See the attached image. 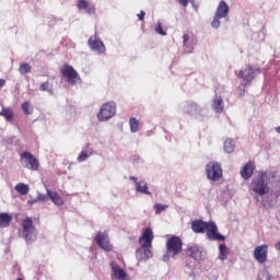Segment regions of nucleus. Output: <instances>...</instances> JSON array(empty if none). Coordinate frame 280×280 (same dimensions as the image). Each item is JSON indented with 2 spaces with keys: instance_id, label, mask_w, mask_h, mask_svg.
<instances>
[{
  "instance_id": "9b49d317",
  "label": "nucleus",
  "mask_w": 280,
  "mask_h": 280,
  "mask_svg": "<svg viewBox=\"0 0 280 280\" xmlns=\"http://www.w3.org/2000/svg\"><path fill=\"white\" fill-rule=\"evenodd\" d=\"M88 45L92 51H97V54H106V45H104V42H102L97 33L90 36Z\"/></svg>"
},
{
  "instance_id": "0eeeda50",
  "label": "nucleus",
  "mask_w": 280,
  "mask_h": 280,
  "mask_svg": "<svg viewBox=\"0 0 280 280\" xmlns=\"http://www.w3.org/2000/svg\"><path fill=\"white\" fill-rule=\"evenodd\" d=\"M261 70L259 68H253V66H247L242 69L238 73V78H241L244 84H250L252 81L255 80L256 75H259Z\"/></svg>"
},
{
  "instance_id": "37998d69",
  "label": "nucleus",
  "mask_w": 280,
  "mask_h": 280,
  "mask_svg": "<svg viewBox=\"0 0 280 280\" xmlns=\"http://www.w3.org/2000/svg\"><path fill=\"white\" fill-rule=\"evenodd\" d=\"M130 178V180H133L135 183H136V185H137V183H139L138 180H137V177H135V176H131V177H129Z\"/></svg>"
},
{
  "instance_id": "9d476101",
  "label": "nucleus",
  "mask_w": 280,
  "mask_h": 280,
  "mask_svg": "<svg viewBox=\"0 0 280 280\" xmlns=\"http://www.w3.org/2000/svg\"><path fill=\"white\" fill-rule=\"evenodd\" d=\"M95 242L102 250H105V253H110L113 250V244H110V238L108 236V232H98L95 236Z\"/></svg>"
},
{
  "instance_id": "f8f14e48",
  "label": "nucleus",
  "mask_w": 280,
  "mask_h": 280,
  "mask_svg": "<svg viewBox=\"0 0 280 280\" xmlns=\"http://www.w3.org/2000/svg\"><path fill=\"white\" fill-rule=\"evenodd\" d=\"M206 235L211 242H215V241L224 242V240H226L224 235L218 233V225L215 224V222H212V221L208 222Z\"/></svg>"
},
{
  "instance_id": "f03ea898",
  "label": "nucleus",
  "mask_w": 280,
  "mask_h": 280,
  "mask_svg": "<svg viewBox=\"0 0 280 280\" xmlns=\"http://www.w3.org/2000/svg\"><path fill=\"white\" fill-rule=\"evenodd\" d=\"M20 163L26 170H31V172H38L40 168V162L28 151H24L20 154Z\"/></svg>"
},
{
  "instance_id": "a211bd4d",
  "label": "nucleus",
  "mask_w": 280,
  "mask_h": 280,
  "mask_svg": "<svg viewBox=\"0 0 280 280\" xmlns=\"http://www.w3.org/2000/svg\"><path fill=\"white\" fill-rule=\"evenodd\" d=\"M77 7L79 10H85L86 14H95V4L86 0H79Z\"/></svg>"
},
{
  "instance_id": "dca6fc26",
  "label": "nucleus",
  "mask_w": 280,
  "mask_h": 280,
  "mask_svg": "<svg viewBox=\"0 0 280 280\" xmlns=\"http://www.w3.org/2000/svg\"><path fill=\"white\" fill-rule=\"evenodd\" d=\"M253 174H255V163L252 161L247 162L243 168L241 170V176L245 180H248V178L253 177Z\"/></svg>"
},
{
  "instance_id": "20e7f679",
  "label": "nucleus",
  "mask_w": 280,
  "mask_h": 280,
  "mask_svg": "<svg viewBox=\"0 0 280 280\" xmlns=\"http://www.w3.org/2000/svg\"><path fill=\"white\" fill-rule=\"evenodd\" d=\"M183 253V240L178 236H171L166 241V254L168 257H176Z\"/></svg>"
},
{
  "instance_id": "7ed1b4c3",
  "label": "nucleus",
  "mask_w": 280,
  "mask_h": 280,
  "mask_svg": "<svg viewBox=\"0 0 280 280\" xmlns=\"http://www.w3.org/2000/svg\"><path fill=\"white\" fill-rule=\"evenodd\" d=\"M23 237L26 242H36L38 230L34 226L32 218L26 217L22 220Z\"/></svg>"
},
{
  "instance_id": "a878e982",
  "label": "nucleus",
  "mask_w": 280,
  "mask_h": 280,
  "mask_svg": "<svg viewBox=\"0 0 280 280\" xmlns=\"http://www.w3.org/2000/svg\"><path fill=\"white\" fill-rule=\"evenodd\" d=\"M199 107H198V103L196 102H189L186 105V113H188V115H194V113H198Z\"/></svg>"
},
{
  "instance_id": "7c9ffc66",
  "label": "nucleus",
  "mask_w": 280,
  "mask_h": 280,
  "mask_svg": "<svg viewBox=\"0 0 280 280\" xmlns=\"http://www.w3.org/2000/svg\"><path fill=\"white\" fill-rule=\"evenodd\" d=\"M21 108L26 115H32V113H34V107H32L30 102L22 103Z\"/></svg>"
},
{
  "instance_id": "f3484780",
  "label": "nucleus",
  "mask_w": 280,
  "mask_h": 280,
  "mask_svg": "<svg viewBox=\"0 0 280 280\" xmlns=\"http://www.w3.org/2000/svg\"><path fill=\"white\" fill-rule=\"evenodd\" d=\"M191 229L194 233H207V229H209V222H205L202 220L192 221Z\"/></svg>"
},
{
  "instance_id": "473e14b6",
  "label": "nucleus",
  "mask_w": 280,
  "mask_h": 280,
  "mask_svg": "<svg viewBox=\"0 0 280 280\" xmlns=\"http://www.w3.org/2000/svg\"><path fill=\"white\" fill-rule=\"evenodd\" d=\"M129 125H130L131 132L139 131V120H137V118H130Z\"/></svg>"
},
{
  "instance_id": "4be33fe9",
  "label": "nucleus",
  "mask_w": 280,
  "mask_h": 280,
  "mask_svg": "<svg viewBox=\"0 0 280 280\" xmlns=\"http://www.w3.org/2000/svg\"><path fill=\"white\" fill-rule=\"evenodd\" d=\"M0 117H4L7 121H12V119H14V112L10 107H2V110L0 112Z\"/></svg>"
},
{
  "instance_id": "72a5a7b5",
  "label": "nucleus",
  "mask_w": 280,
  "mask_h": 280,
  "mask_svg": "<svg viewBox=\"0 0 280 280\" xmlns=\"http://www.w3.org/2000/svg\"><path fill=\"white\" fill-rule=\"evenodd\" d=\"M167 205H163V203H156L154 206V210H155V213L159 214V213H163V211H165L167 209Z\"/></svg>"
},
{
  "instance_id": "f704fd0d",
  "label": "nucleus",
  "mask_w": 280,
  "mask_h": 280,
  "mask_svg": "<svg viewBox=\"0 0 280 280\" xmlns=\"http://www.w3.org/2000/svg\"><path fill=\"white\" fill-rule=\"evenodd\" d=\"M155 32L161 36H167V33L163 31V26L161 25V22H158V25L155 26Z\"/></svg>"
},
{
  "instance_id": "423d86ee",
  "label": "nucleus",
  "mask_w": 280,
  "mask_h": 280,
  "mask_svg": "<svg viewBox=\"0 0 280 280\" xmlns=\"http://www.w3.org/2000/svg\"><path fill=\"white\" fill-rule=\"evenodd\" d=\"M117 110V105L115 102H107L105 103L100 113L97 114L100 121H108V119L115 117V113Z\"/></svg>"
},
{
  "instance_id": "6ab92c4d",
  "label": "nucleus",
  "mask_w": 280,
  "mask_h": 280,
  "mask_svg": "<svg viewBox=\"0 0 280 280\" xmlns=\"http://www.w3.org/2000/svg\"><path fill=\"white\" fill-rule=\"evenodd\" d=\"M212 109L214 113H223L224 112V100L220 95H215L212 101Z\"/></svg>"
},
{
  "instance_id": "c756f323",
  "label": "nucleus",
  "mask_w": 280,
  "mask_h": 280,
  "mask_svg": "<svg viewBox=\"0 0 280 280\" xmlns=\"http://www.w3.org/2000/svg\"><path fill=\"white\" fill-rule=\"evenodd\" d=\"M152 247H141L136 252L137 255H141V253H144L145 259L152 258V250H150Z\"/></svg>"
},
{
  "instance_id": "1a4fd4ad",
  "label": "nucleus",
  "mask_w": 280,
  "mask_h": 280,
  "mask_svg": "<svg viewBox=\"0 0 280 280\" xmlns=\"http://www.w3.org/2000/svg\"><path fill=\"white\" fill-rule=\"evenodd\" d=\"M60 73L62 78H66L68 84H75L78 80H80V74H78V71H75L72 66L67 63L62 66Z\"/></svg>"
},
{
  "instance_id": "2eb2a0df",
  "label": "nucleus",
  "mask_w": 280,
  "mask_h": 280,
  "mask_svg": "<svg viewBox=\"0 0 280 280\" xmlns=\"http://www.w3.org/2000/svg\"><path fill=\"white\" fill-rule=\"evenodd\" d=\"M186 255L187 257L195 259V261H199V259L202 258V248L198 245L188 246L186 248Z\"/></svg>"
},
{
  "instance_id": "e433bc0d",
  "label": "nucleus",
  "mask_w": 280,
  "mask_h": 280,
  "mask_svg": "<svg viewBox=\"0 0 280 280\" xmlns=\"http://www.w3.org/2000/svg\"><path fill=\"white\" fill-rule=\"evenodd\" d=\"M178 3H180V5H183L184 8H187V5H189V0H177Z\"/></svg>"
},
{
  "instance_id": "4468645a",
  "label": "nucleus",
  "mask_w": 280,
  "mask_h": 280,
  "mask_svg": "<svg viewBox=\"0 0 280 280\" xmlns=\"http://www.w3.org/2000/svg\"><path fill=\"white\" fill-rule=\"evenodd\" d=\"M254 259H256L258 264H266V261H268L267 244L259 245L254 249Z\"/></svg>"
},
{
  "instance_id": "bb28decb",
  "label": "nucleus",
  "mask_w": 280,
  "mask_h": 280,
  "mask_svg": "<svg viewBox=\"0 0 280 280\" xmlns=\"http://www.w3.org/2000/svg\"><path fill=\"white\" fill-rule=\"evenodd\" d=\"M219 250H220L219 259L221 261H224V259H226V257H229V247H226V245L222 244L219 246Z\"/></svg>"
},
{
  "instance_id": "79ce46f5",
  "label": "nucleus",
  "mask_w": 280,
  "mask_h": 280,
  "mask_svg": "<svg viewBox=\"0 0 280 280\" xmlns=\"http://www.w3.org/2000/svg\"><path fill=\"white\" fill-rule=\"evenodd\" d=\"M275 248H276L277 250H280V242H278V243L275 244Z\"/></svg>"
},
{
  "instance_id": "a19ab883",
  "label": "nucleus",
  "mask_w": 280,
  "mask_h": 280,
  "mask_svg": "<svg viewBox=\"0 0 280 280\" xmlns=\"http://www.w3.org/2000/svg\"><path fill=\"white\" fill-rule=\"evenodd\" d=\"M38 200H42V202H45V200H47V197H46L45 195L39 196V197H38Z\"/></svg>"
},
{
  "instance_id": "f257e3e1",
  "label": "nucleus",
  "mask_w": 280,
  "mask_h": 280,
  "mask_svg": "<svg viewBox=\"0 0 280 280\" xmlns=\"http://www.w3.org/2000/svg\"><path fill=\"white\" fill-rule=\"evenodd\" d=\"M252 191H255L257 196H266L270 192V186L268 185V174L260 172L250 183Z\"/></svg>"
},
{
  "instance_id": "412c9836",
  "label": "nucleus",
  "mask_w": 280,
  "mask_h": 280,
  "mask_svg": "<svg viewBox=\"0 0 280 280\" xmlns=\"http://www.w3.org/2000/svg\"><path fill=\"white\" fill-rule=\"evenodd\" d=\"M10 222H12V214L7 212L0 213V226L2 229H7V226H10Z\"/></svg>"
},
{
  "instance_id": "c9c22d12",
  "label": "nucleus",
  "mask_w": 280,
  "mask_h": 280,
  "mask_svg": "<svg viewBox=\"0 0 280 280\" xmlns=\"http://www.w3.org/2000/svg\"><path fill=\"white\" fill-rule=\"evenodd\" d=\"M86 159H89V153L82 151L79 156H78V162L79 163H84V161H86Z\"/></svg>"
},
{
  "instance_id": "2f4dec72",
  "label": "nucleus",
  "mask_w": 280,
  "mask_h": 280,
  "mask_svg": "<svg viewBox=\"0 0 280 280\" xmlns=\"http://www.w3.org/2000/svg\"><path fill=\"white\" fill-rule=\"evenodd\" d=\"M32 71V66L30 63H21L19 68V72L22 75H25V73H30Z\"/></svg>"
},
{
  "instance_id": "b1692460",
  "label": "nucleus",
  "mask_w": 280,
  "mask_h": 280,
  "mask_svg": "<svg viewBox=\"0 0 280 280\" xmlns=\"http://www.w3.org/2000/svg\"><path fill=\"white\" fill-rule=\"evenodd\" d=\"M39 91L47 92L50 95H54V84H51L49 81L43 82L39 85Z\"/></svg>"
},
{
  "instance_id": "ddd939ff",
  "label": "nucleus",
  "mask_w": 280,
  "mask_h": 280,
  "mask_svg": "<svg viewBox=\"0 0 280 280\" xmlns=\"http://www.w3.org/2000/svg\"><path fill=\"white\" fill-rule=\"evenodd\" d=\"M152 242H154V232L151 228H147L142 231L141 236L139 237V244L141 248H152Z\"/></svg>"
},
{
  "instance_id": "39448f33",
  "label": "nucleus",
  "mask_w": 280,
  "mask_h": 280,
  "mask_svg": "<svg viewBox=\"0 0 280 280\" xmlns=\"http://www.w3.org/2000/svg\"><path fill=\"white\" fill-rule=\"evenodd\" d=\"M229 4H226V1L221 0L217 8L213 21L211 22V25L212 27H214V30H218V27H220V19H226L229 16Z\"/></svg>"
},
{
  "instance_id": "5701e85b",
  "label": "nucleus",
  "mask_w": 280,
  "mask_h": 280,
  "mask_svg": "<svg viewBox=\"0 0 280 280\" xmlns=\"http://www.w3.org/2000/svg\"><path fill=\"white\" fill-rule=\"evenodd\" d=\"M15 191H18V194H21V196H27V194H30V186L23 183H19L15 186Z\"/></svg>"
},
{
  "instance_id": "6e6552de",
  "label": "nucleus",
  "mask_w": 280,
  "mask_h": 280,
  "mask_svg": "<svg viewBox=\"0 0 280 280\" xmlns=\"http://www.w3.org/2000/svg\"><path fill=\"white\" fill-rule=\"evenodd\" d=\"M206 174L210 180H220L222 178V165L218 162H210L206 166Z\"/></svg>"
},
{
  "instance_id": "ea45409f",
  "label": "nucleus",
  "mask_w": 280,
  "mask_h": 280,
  "mask_svg": "<svg viewBox=\"0 0 280 280\" xmlns=\"http://www.w3.org/2000/svg\"><path fill=\"white\" fill-rule=\"evenodd\" d=\"M5 86V80L4 79H0V89Z\"/></svg>"
},
{
  "instance_id": "393cba45",
  "label": "nucleus",
  "mask_w": 280,
  "mask_h": 280,
  "mask_svg": "<svg viewBox=\"0 0 280 280\" xmlns=\"http://www.w3.org/2000/svg\"><path fill=\"white\" fill-rule=\"evenodd\" d=\"M112 270H113L114 277H116V279H121V280L126 279V271H124V269L119 268V266L113 267Z\"/></svg>"
},
{
  "instance_id": "c85d7f7f",
  "label": "nucleus",
  "mask_w": 280,
  "mask_h": 280,
  "mask_svg": "<svg viewBox=\"0 0 280 280\" xmlns=\"http://www.w3.org/2000/svg\"><path fill=\"white\" fill-rule=\"evenodd\" d=\"M137 191H139L140 194L150 195V191L148 190V184L145 182L137 183Z\"/></svg>"
},
{
  "instance_id": "58836bf2",
  "label": "nucleus",
  "mask_w": 280,
  "mask_h": 280,
  "mask_svg": "<svg viewBox=\"0 0 280 280\" xmlns=\"http://www.w3.org/2000/svg\"><path fill=\"white\" fill-rule=\"evenodd\" d=\"M138 19H139V21H144L145 20V13L143 11H140V13L138 14Z\"/></svg>"
},
{
  "instance_id": "aec40b11",
  "label": "nucleus",
  "mask_w": 280,
  "mask_h": 280,
  "mask_svg": "<svg viewBox=\"0 0 280 280\" xmlns=\"http://www.w3.org/2000/svg\"><path fill=\"white\" fill-rule=\"evenodd\" d=\"M47 196H49L50 200L54 202V205H57V207H62V205H65L62 197H60L58 192L47 189Z\"/></svg>"
},
{
  "instance_id": "cd10ccee",
  "label": "nucleus",
  "mask_w": 280,
  "mask_h": 280,
  "mask_svg": "<svg viewBox=\"0 0 280 280\" xmlns=\"http://www.w3.org/2000/svg\"><path fill=\"white\" fill-rule=\"evenodd\" d=\"M234 150H235V144L233 143V140L226 139L225 142H224V151L228 154H231V153L234 152Z\"/></svg>"
},
{
  "instance_id": "c03bdc74",
  "label": "nucleus",
  "mask_w": 280,
  "mask_h": 280,
  "mask_svg": "<svg viewBox=\"0 0 280 280\" xmlns=\"http://www.w3.org/2000/svg\"><path fill=\"white\" fill-rule=\"evenodd\" d=\"M276 132H278V135H280V126L276 128Z\"/></svg>"
},
{
  "instance_id": "4c0bfd02",
  "label": "nucleus",
  "mask_w": 280,
  "mask_h": 280,
  "mask_svg": "<svg viewBox=\"0 0 280 280\" xmlns=\"http://www.w3.org/2000/svg\"><path fill=\"white\" fill-rule=\"evenodd\" d=\"M189 40V35L187 34H184L183 36V44H184V47H187V42Z\"/></svg>"
}]
</instances>
